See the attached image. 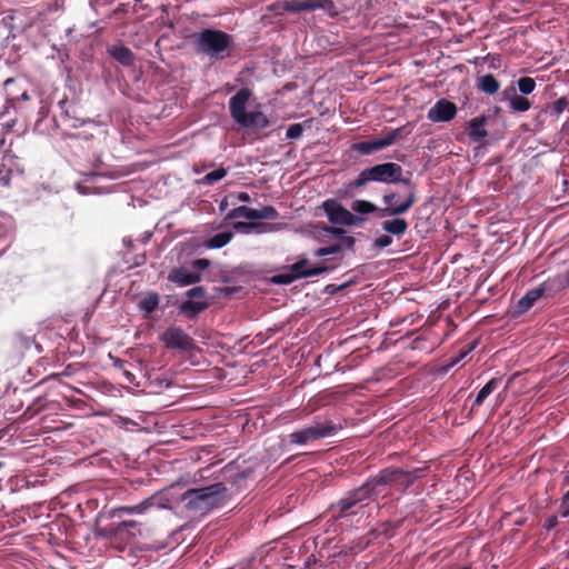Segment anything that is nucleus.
I'll return each instance as SVG.
<instances>
[{
  "label": "nucleus",
  "instance_id": "nucleus-40",
  "mask_svg": "<svg viewBox=\"0 0 569 569\" xmlns=\"http://www.w3.org/2000/svg\"><path fill=\"white\" fill-rule=\"evenodd\" d=\"M146 509H147V503L143 502L141 505H137V506H132V507H129V506L119 507L113 510V515L121 513V512L129 513V515L142 513Z\"/></svg>",
  "mask_w": 569,
  "mask_h": 569
},
{
  "label": "nucleus",
  "instance_id": "nucleus-49",
  "mask_svg": "<svg viewBox=\"0 0 569 569\" xmlns=\"http://www.w3.org/2000/svg\"><path fill=\"white\" fill-rule=\"evenodd\" d=\"M558 525V518L557 516H550L547 518V520L545 521V529L547 530H551L553 529L556 526Z\"/></svg>",
  "mask_w": 569,
  "mask_h": 569
},
{
  "label": "nucleus",
  "instance_id": "nucleus-23",
  "mask_svg": "<svg viewBox=\"0 0 569 569\" xmlns=\"http://www.w3.org/2000/svg\"><path fill=\"white\" fill-rule=\"evenodd\" d=\"M381 227L390 234L402 237L408 229V222L402 218H395L382 221Z\"/></svg>",
  "mask_w": 569,
  "mask_h": 569
},
{
  "label": "nucleus",
  "instance_id": "nucleus-52",
  "mask_svg": "<svg viewBox=\"0 0 569 569\" xmlns=\"http://www.w3.org/2000/svg\"><path fill=\"white\" fill-rule=\"evenodd\" d=\"M4 166L6 164H1L0 163V183H2L3 186H9V182H10L9 176L8 174H2Z\"/></svg>",
  "mask_w": 569,
  "mask_h": 569
},
{
  "label": "nucleus",
  "instance_id": "nucleus-27",
  "mask_svg": "<svg viewBox=\"0 0 569 569\" xmlns=\"http://www.w3.org/2000/svg\"><path fill=\"white\" fill-rule=\"evenodd\" d=\"M541 286L546 288V292H555L562 290L569 286V273L567 271L563 274H558L552 279H549L548 281L543 282Z\"/></svg>",
  "mask_w": 569,
  "mask_h": 569
},
{
  "label": "nucleus",
  "instance_id": "nucleus-57",
  "mask_svg": "<svg viewBox=\"0 0 569 569\" xmlns=\"http://www.w3.org/2000/svg\"><path fill=\"white\" fill-rule=\"evenodd\" d=\"M293 459V457L288 458L286 462H290Z\"/></svg>",
  "mask_w": 569,
  "mask_h": 569
},
{
  "label": "nucleus",
  "instance_id": "nucleus-25",
  "mask_svg": "<svg viewBox=\"0 0 569 569\" xmlns=\"http://www.w3.org/2000/svg\"><path fill=\"white\" fill-rule=\"evenodd\" d=\"M568 106H569L568 99L566 97H561L558 100H556L555 102L547 104L541 110V113L545 116H549L557 120Z\"/></svg>",
  "mask_w": 569,
  "mask_h": 569
},
{
  "label": "nucleus",
  "instance_id": "nucleus-24",
  "mask_svg": "<svg viewBox=\"0 0 569 569\" xmlns=\"http://www.w3.org/2000/svg\"><path fill=\"white\" fill-rule=\"evenodd\" d=\"M138 525L139 523L134 520H127V521H121L119 523H111L107 528L101 530L100 535H102V536L109 535L112 537H119L128 529L137 528Z\"/></svg>",
  "mask_w": 569,
  "mask_h": 569
},
{
  "label": "nucleus",
  "instance_id": "nucleus-1",
  "mask_svg": "<svg viewBox=\"0 0 569 569\" xmlns=\"http://www.w3.org/2000/svg\"><path fill=\"white\" fill-rule=\"evenodd\" d=\"M227 498L228 489L222 482L189 489L181 495L186 511L196 517L206 516L213 509L221 507Z\"/></svg>",
  "mask_w": 569,
  "mask_h": 569
},
{
  "label": "nucleus",
  "instance_id": "nucleus-33",
  "mask_svg": "<svg viewBox=\"0 0 569 569\" xmlns=\"http://www.w3.org/2000/svg\"><path fill=\"white\" fill-rule=\"evenodd\" d=\"M509 108L512 112H525L531 108V102L528 98L518 94L510 101Z\"/></svg>",
  "mask_w": 569,
  "mask_h": 569
},
{
  "label": "nucleus",
  "instance_id": "nucleus-37",
  "mask_svg": "<svg viewBox=\"0 0 569 569\" xmlns=\"http://www.w3.org/2000/svg\"><path fill=\"white\" fill-rule=\"evenodd\" d=\"M517 86L522 96H528L535 90L536 81L530 77H522L517 81Z\"/></svg>",
  "mask_w": 569,
  "mask_h": 569
},
{
  "label": "nucleus",
  "instance_id": "nucleus-20",
  "mask_svg": "<svg viewBox=\"0 0 569 569\" xmlns=\"http://www.w3.org/2000/svg\"><path fill=\"white\" fill-rule=\"evenodd\" d=\"M477 89L486 94L493 96L500 89L499 81L491 73H487L478 77Z\"/></svg>",
  "mask_w": 569,
  "mask_h": 569
},
{
  "label": "nucleus",
  "instance_id": "nucleus-2",
  "mask_svg": "<svg viewBox=\"0 0 569 569\" xmlns=\"http://www.w3.org/2000/svg\"><path fill=\"white\" fill-rule=\"evenodd\" d=\"M191 42L197 54H202L211 60H223L230 57L233 39L232 36L217 29H202L191 37Z\"/></svg>",
  "mask_w": 569,
  "mask_h": 569
},
{
  "label": "nucleus",
  "instance_id": "nucleus-30",
  "mask_svg": "<svg viewBox=\"0 0 569 569\" xmlns=\"http://www.w3.org/2000/svg\"><path fill=\"white\" fill-rule=\"evenodd\" d=\"M59 104H60V108L62 109L61 120L66 126H68L70 128H78L84 123L83 120L73 117L68 108L64 109V107L68 104L67 100L60 101Z\"/></svg>",
  "mask_w": 569,
  "mask_h": 569
},
{
  "label": "nucleus",
  "instance_id": "nucleus-56",
  "mask_svg": "<svg viewBox=\"0 0 569 569\" xmlns=\"http://www.w3.org/2000/svg\"><path fill=\"white\" fill-rule=\"evenodd\" d=\"M226 204H227V203H226V201H222V202L220 203V208H221V209H223V208L226 207Z\"/></svg>",
  "mask_w": 569,
  "mask_h": 569
},
{
  "label": "nucleus",
  "instance_id": "nucleus-5",
  "mask_svg": "<svg viewBox=\"0 0 569 569\" xmlns=\"http://www.w3.org/2000/svg\"><path fill=\"white\" fill-rule=\"evenodd\" d=\"M339 429L340 427L332 420L317 419L313 423L288 435L287 441L289 445L306 446L312 441L332 437Z\"/></svg>",
  "mask_w": 569,
  "mask_h": 569
},
{
  "label": "nucleus",
  "instance_id": "nucleus-17",
  "mask_svg": "<svg viewBox=\"0 0 569 569\" xmlns=\"http://www.w3.org/2000/svg\"><path fill=\"white\" fill-rule=\"evenodd\" d=\"M109 54L124 67H131L134 63L133 52L124 46H111L108 48Z\"/></svg>",
  "mask_w": 569,
  "mask_h": 569
},
{
  "label": "nucleus",
  "instance_id": "nucleus-32",
  "mask_svg": "<svg viewBox=\"0 0 569 569\" xmlns=\"http://www.w3.org/2000/svg\"><path fill=\"white\" fill-rule=\"evenodd\" d=\"M351 209L360 214L379 212L380 210V208L367 200H355L351 204Z\"/></svg>",
  "mask_w": 569,
  "mask_h": 569
},
{
  "label": "nucleus",
  "instance_id": "nucleus-47",
  "mask_svg": "<svg viewBox=\"0 0 569 569\" xmlns=\"http://www.w3.org/2000/svg\"><path fill=\"white\" fill-rule=\"evenodd\" d=\"M392 243V239L390 236L388 234H381L380 237H378L375 241V244L378 247V248H386V247H389L390 244Z\"/></svg>",
  "mask_w": 569,
  "mask_h": 569
},
{
  "label": "nucleus",
  "instance_id": "nucleus-22",
  "mask_svg": "<svg viewBox=\"0 0 569 569\" xmlns=\"http://www.w3.org/2000/svg\"><path fill=\"white\" fill-rule=\"evenodd\" d=\"M207 308L208 302L204 300H186L180 305L179 310L184 316L193 318L200 312L204 311Z\"/></svg>",
  "mask_w": 569,
  "mask_h": 569
},
{
  "label": "nucleus",
  "instance_id": "nucleus-54",
  "mask_svg": "<svg viewBox=\"0 0 569 569\" xmlns=\"http://www.w3.org/2000/svg\"><path fill=\"white\" fill-rule=\"evenodd\" d=\"M13 83V79L9 78L3 82L4 88H7L9 84Z\"/></svg>",
  "mask_w": 569,
  "mask_h": 569
},
{
  "label": "nucleus",
  "instance_id": "nucleus-7",
  "mask_svg": "<svg viewBox=\"0 0 569 569\" xmlns=\"http://www.w3.org/2000/svg\"><path fill=\"white\" fill-rule=\"evenodd\" d=\"M409 190L403 199H400V194L397 192H388L382 196L383 208H380V217H397L409 211V209L416 203L417 196L416 189L410 183Z\"/></svg>",
  "mask_w": 569,
  "mask_h": 569
},
{
  "label": "nucleus",
  "instance_id": "nucleus-31",
  "mask_svg": "<svg viewBox=\"0 0 569 569\" xmlns=\"http://www.w3.org/2000/svg\"><path fill=\"white\" fill-rule=\"evenodd\" d=\"M233 237L230 231L219 232L207 241V247L211 249H219L228 244Z\"/></svg>",
  "mask_w": 569,
  "mask_h": 569
},
{
  "label": "nucleus",
  "instance_id": "nucleus-15",
  "mask_svg": "<svg viewBox=\"0 0 569 569\" xmlns=\"http://www.w3.org/2000/svg\"><path fill=\"white\" fill-rule=\"evenodd\" d=\"M168 279L179 287H186L199 282L201 274L198 271H190L186 268H176L169 272Z\"/></svg>",
  "mask_w": 569,
  "mask_h": 569
},
{
  "label": "nucleus",
  "instance_id": "nucleus-51",
  "mask_svg": "<svg viewBox=\"0 0 569 569\" xmlns=\"http://www.w3.org/2000/svg\"><path fill=\"white\" fill-rule=\"evenodd\" d=\"M283 4H284V1L283 2H274L269 7V10L274 12L276 14H280V13H282V11H286Z\"/></svg>",
  "mask_w": 569,
  "mask_h": 569
},
{
  "label": "nucleus",
  "instance_id": "nucleus-44",
  "mask_svg": "<svg viewBox=\"0 0 569 569\" xmlns=\"http://www.w3.org/2000/svg\"><path fill=\"white\" fill-rule=\"evenodd\" d=\"M296 279H297L296 276L293 274V272H291V273H280L278 276H274L272 278V281L274 283H279V284H289Z\"/></svg>",
  "mask_w": 569,
  "mask_h": 569
},
{
  "label": "nucleus",
  "instance_id": "nucleus-48",
  "mask_svg": "<svg viewBox=\"0 0 569 569\" xmlns=\"http://www.w3.org/2000/svg\"><path fill=\"white\" fill-rule=\"evenodd\" d=\"M210 266V261L208 259H197L192 262V267L199 270H204Z\"/></svg>",
  "mask_w": 569,
  "mask_h": 569
},
{
  "label": "nucleus",
  "instance_id": "nucleus-50",
  "mask_svg": "<svg viewBox=\"0 0 569 569\" xmlns=\"http://www.w3.org/2000/svg\"><path fill=\"white\" fill-rule=\"evenodd\" d=\"M475 345H471L466 351L461 352L459 357L451 360L449 367L456 366L459 361H461L471 350H473Z\"/></svg>",
  "mask_w": 569,
  "mask_h": 569
},
{
  "label": "nucleus",
  "instance_id": "nucleus-36",
  "mask_svg": "<svg viewBox=\"0 0 569 569\" xmlns=\"http://www.w3.org/2000/svg\"><path fill=\"white\" fill-rule=\"evenodd\" d=\"M159 305V296L157 293H150L146 298L141 299L139 306L141 310L150 313L156 310Z\"/></svg>",
  "mask_w": 569,
  "mask_h": 569
},
{
  "label": "nucleus",
  "instance_id": "nucleus-43",
  "mask_svg": "<svg viewBox=\"0 0 569 569\" xmlns=\"http://www.w3.org/2000/svg\"><path fill=\"white\" fill-rule=\"evenodd\" d=\"M206 289L201 286L194 287L186 291V296L189 298L188 300L202 299L204 298Z\"/></svg>",
  "mask_w": 569,
  "mask_h": 569
},
{
  "label": "nucleus",
  "instance_id": "nucleus-39",
  "mask_svg": "<svg viewBox=\"0 0 569 569\" xmlns=\"http://www.w3.org/2000/svg\"><path fill=\"white\" fill-rule=\"evenodd\" d=\"M110 358H111V360H112V365H113V367H114V368H117V369H119V370H121V371L123 372V375H124V377H126L127 381H128V382H130V383H132V382H133V380H134V376H133V373H131L130 371H128V370L126 369V361H124V360H121V359H119V358H117V357H112L111 355H110Z\"/></svg>",
  "mask_w": 569,
  "mask_h": 569
},
{
  "label": "nucleus",
  "instance_id": "nucleus-21",
  "mask_svg": "<svg viewBox=\"0 0 569 569\" xmlns=\"http://www.w3.org/2000/svg\"><path fill=\"white\" fill-rule=\"evenodd\" d=\"M239 124L247 128L264 129L269 126V120L262 112L252 111L248 112Z\"/></svg>",
  "mask_w": 569,
  "mask_h": 569
},
{
  "label": "nucleus",
  "instance_id": "nucleus-6",
  "mask_svg": "<svg viewBox=\"0 0 569 569\" xmlns=\"http://www.w3.org/2000/svg\"><path fill=\"white\" fill-rule=\"evenodd\" d=\"M379 497V492L372 481V478L358 488L348 491L336 505L339 518L353 513L352 508L358 503Z\"/></svg>",
  "mask_w": 569,
  "mask_h": 569
},
{
  "label": "nucleus",
  "instance_id": "nucleus-41",
  "mask_svg": "<svg viewBox=\"0 0 569 569\" xmlns=\"http://www.w3.org/2000/svg\"><path fill=\"white\" fill-rule=\"evenodd\" d=\"M322 231H323L325 236H329L331 238L338 239V241H340V239H342V237H348L346 234L347 233L346 230L342 228L326 226L322 228Z\"/></svg>",
  "mask_w": 569,
  "mask_h": 569
},
{
  "label": "nucleus",
  "instance_id": "nucleus-19",
  "mask_svg": "<svg viewBox=\"0 0 569 569\" xmlns=\"http://www.w3.org/2000/svg\"><path fill=\"white\" fill-rule=\"evenodd\" d=\"M488 118L486 116H479L469 121V137L475 142H480L488 136L485 129Z\"/></svg>",
  "mask_w": 569,
  "mask_h": 569
},
{
  "label": "nucleus",
  "instance_id": "nucleus-29",
  "mask_svg": "<svg viewBox=\"0 0 569 569\" xmlns=\"http://www.w3.org/2000/svg\"><path fill=\"white\" fill-rule=\"evenodd\" d=\"M227 219H238L243 218L247 220H256V209L247 207V206H239L237 208H233L230 210L226 217Z\"/></svg>",
  "mask_w": 569,
  "mask_h": 569
},
{
  "label": "nucleus",
  "instance_id": "nucleus-53",
  "mask_svg": "<svg viewBox=\"0 0 569 569\" xmlns=\"http://www.w3.org/2000/svg\"><path fill=\"white\" fill-rule=\"evenodd\" d=\"M236 198L241 202H250L251 201V197L248 192H238L236 194Z\"/></svg>",
  "mask_w": 569,
  "mask_h": 569
},
{
  "label": "nucleus",
  "instance_id": "nucleus-9",
  "mask_svg": "<svg viewBox=\"0 0 569 569\" xmlns=\"http://www.w3.org/2000/svg\"><path fill=\"white\" fill-rule=\"evenodd\" d=\"M322 208L332 224L356 226L360 220L333 199L326 200L322 203Z\"/></svg>",
  "mask_w": 569,
  "mask_h": 569
},
{
  "label": "nucleus",
  "instance_id": "nucleus-38",
  "mask_svg": "<svg viewBox=\"0 0 569 569\" xmlns=\"http://www.w3.org/2000/svg\"><path fill=\"white\" fill-rule=\"evenodd\" d=\"M407 127H400L389 131L383 138H380L385 148L395 143V141L402 137L406 132Z\"/></svg>",
  "mask_w": 569,
  "mask_h": 569
},
{
  "label": "nucleus",
  "instance_id": "nucleus-35",
  "mask_svg": "<svg viewBox=\"0 0 569 569\" xmlns=\"http://www.w3.org/2000/svg\"><path fill=\"white\" fill-rule=\"evenodd\" d=\"M279 216L277 209L272 206H264L256 209V220H274Z\"/></svg>",
  "mask_w": 569,
  "mask_h": 569
},
{
  "label": "nucleus",
  "instance_id": "nucleus-13",
  "mask_svg": "<svg viewBox=\"0 0 569 569\" xmlns=\"http://www.w3.org/2000/svg\"><path fill=\"white\" fill-rule=\"evenodd\" d=\"M233 228L236 231L242 234H261V233H271L280 230V224L261 222L257 220H250L247 222L238 221L234 222Z\"/></svg>",
  "mask_w": 569,
  "mask_h": 569
},
{
  "label": "nucleus",
  "instance_id": "nucleus-34",
  "mask_svg": "<svg viewBox=\"0 0 569 569\" xmlns=\"http://www.w3.org/2000/svg\"><path fill=\"white\" fill-rule=\"evenodd\" d=\"M226 174H227L226 169H223V168L216 169V170L204 174L201 178L200 183L211 186V184L216 183L217 181L221 180L222 178H224Z\"/></svg>",
  "mask_w": 569,
  "mask_h": 569
},
{
  "label": "nucleus",
  "instance_id": "nucleus-46",
  "mask_svg": "<svg viewBox=\"0 0 569 569\" xmlns=\"http://www.w3.org/2000/svg\"><path fill=\"white\" fill-rule=\"evenodd\" d=\"M517 96L516 88L513 86H509L501 92V100L510 103V101Z\"/></svg>",
  "mask_w": 569,
  "mask_h": 569
},
{
  "label": "nucleus",
  "instance_id": "nucleus-16",
  "mask_svg": "<svg viewBox=\"0 0 569 569\" xmlns=\"http://www.w3.org/2000/svg\"><path fill=\"white\" fill-rule=\"evenodd\" d=\"M546 293V288L539 286L535 289L529 290L516 305V313L522 315L527 312L535 302Z\"/></svg>",
  "mask_w": 569,
  "mask_h": 569
},
{
  "label": "nucleus",
  "instance_id": "nucleus-45",
  "mask_svg": "<svg viewBox=\"0 0 569 569\" xmlns=\"http://www.w3.org/2000/svg\"><path fill=\"white\" fill-rule=\"evenodd\" d=\"M559 513L562 518L569 517V490L562 497Z\"/></svg>",
  "mask_w": 569,
  "mask_h": 569
},
{
  "label": "nucleus",
  "instance_id": "nucleus-18",
  "mask_svg": "<svg viewBox=\"0 0 569 569\" xmlns=\"http://www.w3.org/2000/svg\"><path fill=\"white\" fill-rule=\"evenodd\" d=\"M355 246V239L352 237H342L340 241L332 246L319 248L315 251V256L320 258L329 254L341 252L345 249H352Z\"/></svg>",
  "mask_w": 569,
  "mask_h": 569
},
{
  "label": "nucleus",
  "instance_id": "nucleus-28",
  "mask_svg": "<svg viewBox=\"0 0 569 569\" xmlns=\"http://www.w3.org/2000/svg\"><path fill=\"white\" fill-rule=\"evenodd\" d=\"M500 382H501V378L490 379L478 392V395L473 401V407H480L483 403V401L487 399V397L489 395H491L497 389V387L499 386Z\"/></svg>",
  "mask_w": 569,
  "mask_h": 569
},
{
  "label": "nucleus",
  "instance_id": "nucleus-42",
  "mask_svg": "<svg viewBox=\"0 0 569 569\" xmlns=\"http://www.w3.org/2000/svg\"><path fill=\"white\" fill-rule=\"evenodd\" d=\"M303 128L300 123H293L287 129V138L291 140L299 139L302 136Z\"/></svg>",
  "mask_w": 569,
  "mask_h": 569
},
{
  "label": "nucleus",
  "instance_id": "nucleus-55",
  "mask_svg": "<svg viewBox=\"0 0 569 569\" xmlns=\"http://www.w3.org/2000/svg\"><path fill=\"white\" fill-rule=\"evenodd\" d=\"M21 98H22L23 100H27V99H28V94L24 92V93L21 96Z\"/></svg>",
  "mask_w": 569,
  "mask_h": 569
},
{
  "label": "nucleus",
  "instance_id": "nucleus-4",
  "mask_svg": "<svg viewBox=\"0 0 569 569\" xmlns=\"http://www.w3.org/2000/svg\"><path fill=\"white\" fill-rule=\"evenodd\" d=\"M423 471L425 470L420 468L413 470L388 468L382 470L377 477L372 478V481L379 492V497H385L391 489L405 491L418 478L423 476Z\"/></svg>",
  "mask_w": 569,
  "mask_h": 569
},
{
  "label": "nucleus",
  "instance_id": "nucleus-8",
  "mask_svg": "<svg viewBox=\"0 0 569 569\" xmlns=\"http://www.w3.org/2000/svg\"><path fill=\"white\" fill-rule=\"evenodd\" d=\"M284 10L292 13L310 12L317 9L326 11L329 16H337L338 10L332 0H289L284 1Z\"/></svg>",
  "mask_w": 569,
  "mask_h": 569
},
{
  "label": "nucleus",
  "instance_id": "nucleus-11",
  "mask_svg": "<svg viewBox=\"0 0 569 569\" xmlns=\"http://www.w3.org/2000/svg\"><path fill=\"white\" fill-rule=\"evenodd\" d=\"M251 94L252 92L250 89L242 88L229 100L230 114L238 124L240 121L244 120V117L248 113L246 109Z\"/></svg>",
  "mask_w": 569,
  "mask_h": 569
},
{
  "label": "nucleus",
  "instance_id": "nucleus-14",
  "mask_svg": "<svg viewBox=\"0 0 569 569\" xmlns=\"http://www.w3.org/2000/svg\"><path fill=\"white\" fill-rule=\"evenodd\" d=\"M290 270L297 279H300L316 277L330 269L326 266L310 267L309 260L306 257H301L297 262L291 264Z\"/></svg>",
  "mask_w": 569,
  "mask_h": 569
},
{
  "label": "nucleus",
  "instance_id": "nucleus-10",
  "mask_svg": "<svg viewBox=\"0 0 569 569\" xmlns=\"http://www.w3.org/2000/svg\"><path fill=\"white\" fill-rule=\"evenodd\" d=\"M161 341L169 349L188 351L193 347L192 338L179 327H169L162 335Z\"/></svg>",
  "mask_w": 569,
  "mask_h": 569
},
{
  "label": "nucleus",
  "instance_id": "nucleus-3",
  "mask_svg": "<svg viewBox=\"0 0 569 569\" xmlns=\"http://www.w3.org/2000/svg\"><path fill=\"white\" fill-rule=\"evenodd\" d=\"M402 167L396 162H383L363 169L351 186L362 188L369 182H379L386 184L403 183L410 186L409 179H402Z\"/></svg>",
  "mask_w": 569,
  "mask_h": 569
},
{
  "label": "nucleus",
  "instance_id": "nucleus-12",
  "mask_svg": "<svg viewBox=\"0 0 569 569\" xmlns=\"http://www.w3.org/2000/svg\"><path fill=\"white\" fill-rule=\"evenodd\" d=\"M457 114V107L446 99L438 100L428 111V119L432 122H447Z\"/></svg>",
  "mask_w": 569,
  "mask_h": 569
},
{
  "label": "nucleus",
  "instance_id": "nucleus-26",
  "mask_svg": "<svg viewBox=\"0 0 569 569\" xmlns=\"http://www.w3.org/2000/svg\"><path fill=\"white\" fill-rule=\"evenodd\" d=\"M352 149L359 152L360 154L369 156L378 150L385 149V147L382 144L381 139H376L372 141L356 142L353 143Z\"/></svg>",
  "mask_w": 569,
  "mask_h": 569
}]
</instances>
